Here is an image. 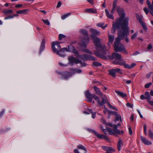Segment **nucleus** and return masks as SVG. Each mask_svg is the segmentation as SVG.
<instances>
[{
    "label": "nucleus",
    "mask_w": 153,
    "mask_h": 153,
    "mask_svg": "<svg viewBox=\"0 0 153 153\" xmlns=\"http://www.w3.org/2000/svg\"><path fill=\"white\" fill-rule=\"evenodd\" d=\"M66 36L62 34H60L59 35V39L61 40L63 38H65Z\"/></svg>",
    "instance_id": "nucleus-39"
},
{
    "label": "nucleus",
    "mask_w": 153,
    "mask_h": 153,
    "mask_svg": "<svg viewBox=\"0 0 153 153\" xmlns=\"http://www.w3.org/2000/svg\"><path fill=\"white\" fill-rule=\"evenodd\" d=\"M22 4H18L16 5L15 7L16 8L20 7L22 6Z\"/></svg>",
    "instance_id": "nucleus-58"
},
{
    "label": "nucleus",
    "mask_w": 153,
    "mask_h": 153,
    "mask_svg": "<svg viewBox=\"0 0 153 153\" xmlns=\"http://www.w3.org/2000/svg\"><path fill=\"white\" fill-rule=\"evenodd\" d=\"M123 146V143L121 140L119 139L117 143V148L118 150L120 151L122 146Z\"/></svg>",
    "instance_id": "nucleus-20"
},
{
    "label": "nucleus",
    "mask_w": 153,
    "mask_h": 153,
    "mask_svg": "<svg viewBox=\"0 0 153 153\" xmlns=\"http://www.w3.org/2000/svg\"><path fill=\"white\" fill-rule=\"evenodd\" d=\"M108 45L109 44H111L113 42V40L114 39V36H112L109 34V33L108 34Z\"/></svg>",
    "instance_id": "nucleus-25"
},
{
    "label": "nucleus",
    "mask_w": 153,
    "mask_h": 153,
    "mask_svg": "<svg viewBox=\"0 0 153 153\" xmlns=\"http://www.w3.org/2000/svg\"><path fill=\"white\" fill-rule=\"evenodd\" d=\"M80 32L85 36L81 40L79 45L81 47L85 48L90 41V38L88 36V33L86 30L84 29L80 30Z\"/></svg>",
    "instance_id": "nucleus-5"
},
{
    "label": "nucleus",
    "mask_w": 153,
    "mask_h": 153,
    "mask_svg": "<svg viewBox=\"0 0 153 153\" xmlns=\"http://www.w3.org/2000/svg\"><path fill=\"white\" fill-rule=\"evenodd\" d=\"M101 97L102 100V101L101 102H100L99 97H97L96 95H94L93 98H94L95 100L97 101L98 104L102 106L103 105L104 103H107V97L105 95H104V96H102V97Z\"/></svg>",
    "instance_id": "nucleus-8"
},
{
    "label": "nucleus",
    "mask_w": 153,
    "mask_h": 153,
    "mask_svg": "<svg viewBox=\"0 0 153 153\" xmlns=\"http://www.w3.org/2000/svg\"><path fill=\"white\" fill-rule=\"evenodd\" d=\"M115 10H116V8L115 7H113L111 11L110 12L111 14H113L114 13V12L115 11Z\"/></svg>",
    "instance_id": "nucleus-54"
},
{
    "label": "nucleus",
    "mask_w": 153,
    "mask_h": 153,
    "mask_svg": "<svg viewBox=\"0 0 153 153\" xmlns=\"http://www.w3.org/2000/svg\"><path fill=\"white\" fill-rule=\"evenodd\" d=\"M140 54V52L137 51H135L134 53L133 54V55L135 56L138 54Z\"/></svg>",
    "instance_id": "nucleus-57"
},
{
    "label": "nucleus",
    "mask_w": 153,
    "mask_h": 153,
    "mask_svg": "<svg viewBox=\"0 0 153 153\" xmlns=\"http://www.w3.org/2000/svg\"><path fill=\"white\" fill-rule=\"evenodd\" d=\"M71 14V13H68L65 14L61 16V19L62 20H64L67 18L68 16Z\"/></svg>",
    "instance_id": "nucleus-32"
},
{
    "label": "nucleus",
    "mask_w": 153,
    "mask_h": 153,
    "mask_svg": "<svg viewBox=\"0 0 153 153\" xmlns=\"http://www.w3.org/2000/svg\"><path fill=\"white\" fill-rule=\"evenodd\" d=\"M105 12L108 18L113 20L114 19V17L113 16L112 14H110L109 11L105 9Z\"/></svg>",
    "instance_id": "nucleus-23"
},
{
    "label": "nucleus",
    "mask_w": 153,
    "mask_h": 153,
    "mask_svg": "<svg viewBox=\"0 0 153 153\" xmlns=\"http://www.w3.org/2000/svg\"><path fill=\"white\" fill-rule=\"evenodd\" d=\"M82 51L85 52L89 53L90 54H92V52L89 50L88 49H85L82 50Z\"/></svg>",
    "instance_id": "nucleus-42"
},
{
    "label": "nucleus",
    "mask_w": 153,
    "mask_h": 153,
    "mask_svg": "<svg viewBox=\"0 0 153 153\" xmlns=\"http://www.w3.org/2000/svg\"><path fill=\"white\" fill-rule=\"evenodd\" d=\"M60 42H58L57 41L53 42L52 43L51 48L52 51L54 53H56L57 54L59 55V56L62 57H64L65 56V55L62 53H60L59 52V50H57V49L55 48V45H57V47L60 49L61 48V47L59 45Z\"/></svg>",
    "instance_id": "nucleus-7"
},
{
    "label": "nucleus",
    "mask_w": 153,
    "mask_h": 153,
    "mask_svg": "<svg viewBox=\"0 0 153 153\" xmlns=\"http://www.w3.org/2000/svg\"><path fill=\"white\" fill-rule=\"evenodd\" d=\"M88 112H86V111H84V113H86L87 114H90V113L92 114V117L94 119L95 118L96 115V112H94L93 113L92 112V111L90 109L88 110Z\"/></svg>",
    "instance_id": "nucleus-26"
},
{
    "label": "nucleus",
    "mask_w": 153,
    "mask_h": 153,
    "mask_svg": "<svg viewBox=\"0 0 153 153\" xmlns=\"http://www.w3.org/2000/svg\"><path fill=\"white\" fill-rule=\"evenodd\" d=\"M90 31L93 35H98L100 34V32L99 31L96 30L91 28L90 29Z\"/></svg>",
    "instance_id": "nucleus-21"
},
{
    "label": "nucleus",
    "mask_w": 153,
    "mask_h": 153,
    "mask_svg": "<svg viewBox=\"0 0 153 153\" xmlns=\"http://www.w3.org/2000/svg\"><path fill=\"white\" fill-rule=\"evenodd\" d=\"M145 97L146 99L147 100V101H148L149 100H150L151 99V97L149 95V93L148 91H146L145 93Z\"/></svg>",
    "instance_id": "nucleus-28"
},
{
    "label": "nucleus",
    "mask_w": 153,
    "mask_h": 153,
    "mask_svg": "<svg viewBox=\"0 0 153 153\" xmlns=\"http://www.w3.org/2000/svg\"><path fill=\"white\" fill-rule=\"evenodd\" d=\"M101 148L103 150L106 151V153H113L111 152L115 151V150L110 147L102 146H101Z\"/></svg>",
    "instance_id": "nucleus-13"
},
{
    "label": "nucleus",
    "mask_w": 153,
    "mask_h": 153,
    "mask_svg": "<svg viewBox=\"0 0 153 153\" xmlns=\"http://www.w3.org/2000/svg\"><path fill=\"white\" fill-rule=\"evenodd\" d=\"M87 130L88 131L92 132L98 138L100 139H104L106 140H108V138L107 136L103 134H100L94 130L91 129H88Z\"/></svg>",
    "instance_id": "nucleus-9"
},
{
    "label": "nucleus",
    "mask_w": 153,
    "mask_h": 153,
    "mask_svg": "<svg viewBox=\"0 0 153 153\" xmlns=\"http://www.w3.org/2000/svg\"><path fill=\"white\" fill-rule=\"evenodd\" d=\"M108 56L110 59H115L116 60L115 61H119L121 60V59L122 58L121 55L120 54L117 53H113L112 56L108 55ZM114 61L113 60L112 62Z\"/></svg>",
    "instance_id": "nucleus-10"
},
{
    "label": "nucleus",
    "mask_w": 153,
    "mask_h": 153,
    "mask_svg": "<svg viewBox=\"0 0 153 153\" xmlns=\"http://www.w3.org/2000/svg\"><path fill=\"white\" fill-rule=\"evenodd\" d=\"M148 8L149 10H153V1H152V4L148 6Z\"/></svg>",
    "instance_id": "nucleus-45"
},
{
    "label": "nucleus",
    "mask_w": 153,
    "mask_h": 153,
    "mask_svg": "<svg viewBox=\"0 0 153 153\" xmlns=\"http://www.w3.org/2000/svg\"><path fill=\"white\" fill-rule=\"evenodd\" d=\"M131 82V81L130 80H127L126 82V83L128 84H130Z\"/></svg>",
    "instance_id": "nucleus-62"
},
{
    "label": "nucleus",
    "mask_w": 153,
    "mask_h": 153,
    "mask_svg": "<svg viewBox=\"0 0 153 153\" xmlns=\"http://www.w3.org/2000/svg\"><path fill=\"white\" fill-rule=\"evenodd\" d=\"M138 32H137L131 36V39L132 40H133L134 39L137 37L138 34Z\"/></svg>",
    "instance_id": "nucleus-46"
},
{
    "label": "nucleus",
    "mask_w": 153,
    "mask_h": 153,
    "mask_svg": "<svg viewBox=\"0 0 153 153\" xmlns=\"http://www.w3.org/2000/svg\"><path fill=\"white\" fill-rule=\"evenodd\" d=\"M152 46L151 45H148V47H147V49L148 50H150L152 48Z\"/></svg>",
    "instance_id": "nucleus-59"
},
{
    "label": "nucleus",
    "mask_w": 153,
    "mask_h": 153,
    "mask_svg": "<svg viewBox=\"0 0 153 153\" xmlns=\"http://www.w3.org/2000/svg\"><path fill=\"white\" fill-rule=\"evenodd\" d=\"M115 92L117 93L118 94H119V95H120V96L123 97H124L126 96V94L123 93V92L117 91H115Z\"/></svg>",
    "instance_id": "nucleus-30"
},
{
    "label": "nucleus",
    "mask_w": 153,
    "mask_h": 153,
    "mask_svg": "<svg viewBox=\"0 0 153 153\" xmlns=\"http://www.w3.org/2000/svg\"><path fill=\"white\" fill-rule=\"evenodd\" d=\"M109 74L113 77H115L116 74L113 69L108 71Z\"/></svg>",
    "instance_id": "nucleus-31"
},
{
    "label": "nucleus",
    "mask_w": 153,
    "mask_h": 153,
    "mask_svg": "<svg viewBox=\"0 0 153 153\" xmlns=\"http://www.w3.org/2000/svg\"><path fill=\"white\" fill-rule=\"evenodd\" d=\"M106 125H108L111 127L113 126V125L111 124V123H106Z\"/></svg>",
    "instance_id": "nucleus-64"
},
{
    "label": "nucleus",
    "mask_w": 153,
    "mask_h": 153,
    "mask_svg": "<svg viewBox=\"0 0 153 153\" xmlns=\"http://www.w3.org/2000/svg\"><path fill=\"white\" fill-rule=\"evenodd\" d=\"M93 88L97 94L100 95L101 97H102V96H104V94H103V93L101 92L100 89L99 88H97L96 86H94Z\"/></svg>",
    "instance_id": "nucleus-17"
},
{
    "label": "nucleus",
    "mask_w": 153,
    "mask_h": 153,
    "mask_svg": "<svg viewBox=\"0 0 153 153\" xmlns=\"http://www.w3.org/2000/svg\"><path fill=\"white\" fill-rule=\"evenodd\" d=\"M68 48H61L60 49H59V53H60V52H64V51H66V52H68Z\"/></svg>",
    "instance_id": "nucleus-38"
},
{
    "label": "nucleus",
    "mask_w": 153,
    "mask_h": 153,
    "mask_svg": "<svg viewBox=\"0 0 153 153\" xmlns=\"http://www.w3.org/2000/svg\"><path fill=\"white\" fill-rule=\"evenodd\" d=\"M45 40L43 39L42 41L40 49V52H42L44 49L45 48Z\"/></svg>",
    "instance_id": "nucleus-22"
},
{
    "label": "nucleus",
    "mask_w": 153,
    "mask_h": 153,
    "mask_svg": "<svg viewBox=\"0 0 153 153\" xmlns=\"http://www.w3.org/2000/svg\"><path fill=\"white\" fill-rule=\"evenodd\" d=\"M146 4L148 5V6H149L150 4H151L150 1L149 0H147L146 1Z\"/></svg>",
    "instance_id": "nucleus-61"
},
{
    "label": "nucleus",
    "mask_w": 153,
    "mask_h": 153,
    "mask_svg": "<svg viewBox=\"0 0 153 153\" xmlns=\"http://www.w3.org/2000/svg\"><path fill=\"white\" fill-rule=\"evenodd\" d=\"M136 16L137 21L139 22V23L143 27L144 29L145 30L147 29V27L144 23V22L142 21L143 19V17L142 16H140L139 14L137 13H136Z\"/></svg>",
    "instance_id": "nucleus-11"
},
{
    "label": "nucleus",
    "mask_w": 153,
    "mask_h": 153,
    "mask_svg": "<svg viewBox=\"0 0 153 153\" xmlns=\"http://www.w3.org/2000/svg\"><path fill=\"white\" fill-rule=\"evenodd\" d=\"M93 65L94 66L96 67H100L102 65V64L101 63L97 62H93Z\"/></svg>",
    "instance_id": "nucleus-35"
},
{
    "label": "nucleus",
    "mask_w": 153,
    "mask_h": 153,
    "mask_svg": "<svg viewBox=\"0 0 153 153\" xmlns=\"http://www.w3.org/2000/svg\"><path fill=\"white\" fill-rule=\"evenodd\" d=\"M149 104L152 106H153V101H151L150 100H149L148 101Z\"/></svg>",
    "instance_id": "nucleus-60"
},
{
    "label": "nucleus",
    "mask_w": 153,
    "mask_h": 153,
    "mask_svg": "<svg viewBox=\"0 0 153 153\" xmlns=\"http://www.w3.org/2000/svg\"><path fill=\"white\" fill-rule=\"evenodd\" d=\"M59 64L61 66L67 67L68 66V64H63L61 62H59Z\"/></svg>",
    "instance_id": "nucleus-52"
},
{
    "label": "nucleus",
    "mask_w": 153,
    "mask_h": 153,
    "mask_svg": "<svg viewBox=\"0 0 153 153\" xmlns=\"http://www.w3.org/2000/svg\"><path fill=\"white\" fill-rule=\"evenodd\" d=\"M90 36L93 40V42L96 47L97 51L95 52L94 54L100 58L106 59V56H105L106 54L105 51V46L102 45L100 39L97 36L93 35H90Z\"/></svg>",
    "instance_id": "nucleus-2"
},
{
    "label": "nucleus",
    "mask_w": 153,
    "mask_h": 153,
    "mask_svg": "<svg viewBox=\"0 0 153 153\" xmlns=\"http://www.w3.org/2000/svg\"><path fill=\"white\" fill-rule=\"evenodd\" d=\"M148 135L150 138L153 140V133L150 130H149V131Z\"/></svg>",
    "instance_id": "nucleus-44"
},
{
    "label": "nucleus",
    "mask_w": 153,
    "mask_h": 153,
    "mask_svg": "<svg viewBox=\"0 0 153 153\" xmlns=\"http://www.w3.org/2000/svg\"><path fill=\"white\" fill-rule=\"evenodd\" d=\"M68 52H71L75 54H76V50L72 45H71L68 46Z\"/></svg>",
    "instance_id": "nucleus-15"
},
{
    "label": "nucleus",
    "mask_w": 153,
    "mask_h": 153,
    "mask_svg": "<svg viewBox=\"0 0 153 153\" xmlns=\"http://www.w3.org/2000/svg\"><path fill=\"white\" fill-rule=\"evenodd\" d=\"M140 98L142 100H144L146 99L144 95H142L140 97Z\"/></svg>",
    "instance_id": "nucleus-56"
},
{
    "label": "nucleus",
    "mask_w": 153,
    "mask_h": 153,
    "mask_svg": "<svg viewBox=\"0 0 153 153\" xmlns=\"http://www.w3.org/2000/svg\"><path fill=\"white\" fill-rule=\"evenodd\" d=\"M152 82H149L146 84L145 85V87L146 88H148L152 85Z\"/></svg>",
    "instance_id": "nucleus-48"
},
{
    "label": "nucleus",
    "mask_w": 153,
    "mask_h": 153,
    "mask_svg": "<svg viewBox=\"0 0 153 153\" xmlns=\"http://www.w3.org/2000/svg\"><path fill=\"white\" fill-rule=\"evenodd\" d=\"M107 131L108 132L109 134L111 135L115 134L114 129H112L110 128H108L107 129Z\"/></svg>",
    "instance_id": "nucleus-29"
},
{
    "label": "nucleus",
    "mask_w": 153,
    "mask_h": 153,
    "mask_svg": "<svg viewBox=\"0 0 153 153\" xmlns=\"http://www.w3.org/2000/svg\"><path fill=\"white\" fill-rule=\"evenodd\" d=\"M108 112L109 114H111L115 115H117V114H118L117 112L114 111H108Z\"/></svg>",
    "instance_id": "nucleus-47"
},
{
    "label": "nucleus",
    "mask_w": 153,
    "mask_h": 153,
    "mask_svg": "<svg viewBox=\"0 0 153 153\" xmlns=\"http://www.w3.org/2000/svg\"><path fill=\"white\" fill-rule=\"evenodd\" d=\"M127 35L126 32H124L123 33L121 32L119 33L118 36L114 42V50L116 52H122L125 54H127V52L124 46L120 43L121 39H124Z\"/></svg>",
    "instance_id": "nucleus-3"
},
{
    "label": "nucleus",
    "mask_w": 153,
    "mask_h": 153,
    "mask_svg": "<svg viewBox=\"0 0 153 153\" xmlns=\"http://www.w3.org/2000/svg\"><path fill=\"white\" fill-rule=\"evenodd\" d=\"M62 75V78L64 79H67L71 76L70 73L67 71L63 73Z\"/></svg>",
    "instance_id": "nucleus-18"
},
{
    "label": "nucleus",
    "mask_w": 153,
    "mask_h": 153,
    "mask_svg": "<svg viewBox=\"0 0 153 153\" xmlns=\"http://www.w3.org/2000/svg\"><path fill=\"white\" fill-rule=\"evenodd\" d=\"M77 147L78 148V149H82L83 150H84L85 152L87 151L86 148L82 145L80 144L79 145L77 146Z\"/></svg>",
    "instance_id": "nucleus-33"
},
{
    "label": "nucleus",
    "mask_w": 153,
    "mask_h": 153,
    "mask_svg": "<svg viewBox=\"0 0 153 153\" xmlns=\"http://www.w3.org/2000/svg\"><path fill=\"white\" fill-rule=\"evenodd\" d=\"M105 24L103 22H101L100 23H97V26L99 27H101L102 29H104L106 27L108 26L107 25H106L105 26H103V25H104Z\"/></svg>",
    "instance_id": "nucleus-27"
},
{
    "label": "nucleus",
    "mask_w": 153,
    "mask_h": 153,
    "mask_svg": "<svg viewBox=\"0 0 153 153\" xmlns=\"http://www.w3.org/2000/svg\"><path fill=\"white\" fill-rule=\"evenodd\" d=\"M115 73L116 74V73H120L121 74L122 72L120 70L119 68H116L114 69H113Z\"/></svg>",
    "instance_id": "nucleus-40"
},
{
    "label": "nucleus",
    "mask_w": 153,
    "mask_h": 153,
    "mask_svg": "<svg viewBox=\"0 0 153 153\" xmlns=\"http://www.w3.org/2000/svg\"><path fill=\"white\" fill-rule=\"evenodd\" d=\"M18 16L17 15L13 14V16H7V17L5 18L4 19L6 20V19H9L12 18L15 16Z\"/></svg>",
    "instance_id": "nucleus-41"
},
{
    "label": "nucleus",
    "mask_w": 153,
    "mask_h": 153,
    "mask_svg": "<svg viewBox=\"0 0 153 153\" xmlns=\"http://www.w3.org/2000/svg\"><path fill=\"white\" fill-rule=\"evenodd\" d=\"M3 13L5 14H7L13 13V11L11 10H5L3 11Z\"/></svg>",
    "instance_id": "nucleus-34"
},
{
    "label": "nucleus",
    "mask_w": 153,
    "mask_h": 153,
    "mask_svg": "<svg viewBox=\"0 0 153 153\" xmlns=\"http://www.w3.org/2000/svg\"><path fill=\"white\" fill-rule=\"evenodd\" d=\"M128 129L129 134L132 135V132L131 128L130 127H128Z\"/></svg>",
    "instance_id": "nucleus-51"
},
{
    "label": "nucleus",
    "mask_w": 153,
    "mask_h": 153,
    "mask_svg": "<svg viewBox=\"0 0 153 153\" xmlns=\"http://www.w3.org/2000/svg\"><path fill=\"white\" fill-rule=\"evenodd\" d=\"M29 10L27 9H23L22 10L18 11L16 12L18 14H27L29 12Z\"/></svg>",
    "instance_id": "nucleus-19"
},
{
    "label": "nucleus",
    "mask_w": 153,
    "mask_h": 153,
    "mask_svg": "<svg viewBox=\"0 0 153 153\" xmlns=\"http://www.w3.org/2000/svg\"><path fill=\"white\" fill-rule=\"evenodd\" d=\"M114 131H115V134H120L121 132L120 131L117 129H114Z\"/></svg>",
    "instance_id": "nucleus-49"
},
{
    "label": "nucleus",
    "mask_w": 153,
    "mask_h": 153,
    "mask_svg": "<svg viewBox=\"0 0 153 153\" xmlns=\"http://www.w3.org/2000/svg\"><path fill=\"white\" fill-rule=\"evenodd\" d=\"M61 4L62 3L60 1H59L57 3V4L56 6V7L58 8L60 7L61 5Z\"/></svg>",
    "instance_id": "nucleus-53"
},
{
    "label": "nucleus",
    "mask_w": 153,
    "mask_h": 153,
    "mask_svg": "<svg viewBox=\"0 0 153 153\" xmlns=\"http://www.w3.org/2000/svg\"><path fill=\"white\" fill-rule=\"evenodd\" d=\"M117 0H115L114 1L113 3V7H116V5H117Z\"/></svg>",
    "instance_id": "nucleus-50"
},
{
    "label": "nucleus",
    "mask_w": 153,
    "mask_h": 153,
    "mask_svg": "<svg viewBox=\"0 0 153 153\" xmlns=\"http://www.w3.org/2000/svg\"><path fill=\"white\" fill-rule=\"evenodd\" d=\"M87 1L91 4L93 3L94 2L93 0H87Z\"/></svg>",
    "instance_id": "nucleus-63"
},
{
    "label": "nucleus",
    "mask_w": 153,
    "mask_h": 153,
    "mask_svg": "<svg viewBox=\"0 0 153 153\" xmlns=\"http://www.w3.org/2000/svg\"><path fill=\"white\" fill-rule=\"evenodd\" d=\"M143 10L146 14H148V13H149V11H148V10L147 8L146 7V8H144L143 9Z\"/></svg>",
    "instance_id": "nucleus-55"
},
{
    "label": "nucleus",
    "mask_w": 153,
    "mask_h": 153,
    "mask_svg": "<svg viewBox=\"0 0 153 153\" xmlns=\"http://www.w3.org/2000/svg\"><path fill=\"white\" fill-rule=\"evenodd\" d=\"M117 11L120 17L116 19L115 22H113L112 28L111 30V33H114L117 28L119 29L121 28V30H120L118 32V33L120 32H121L122 33L124 32H126V35H127L129 30L128 27L129 18L128 17H125V14L122 9L118 7L117 8Z\"/></svg>",
    "instance_id": "nucleus-1"
},
{
    "label": "nucleus",
    "mask_w": 153,
    "mask_h": 153,
    "mask_svg": "<svg viewBox=\"0 0 153 153\" xmlns=\"http://www.w3.org/2000/svg\"><path fill=\"white\" fill-rule=\"evenodd\" d=\"M115 121H118L119 120H120V121L121 122L122 121L121 116L120 115H118V114H117V115H115Z\"/></svg>",
    "instance_id": "nucleus-37"
},
{
    "label": "nucleus",
    "mask_w": 153,
    "mask_h": 153,
    "mask_svg": "<svg viewBox=\"0 0 153 153\" xmlns=\"http://www.w3.org/2000/svg\"><path fill=\"white\" fill-rule=\"evenodd\" d=\"M77 58L82 59L84 61L87 60L95 61L97 60L95 57L91 55L86 54L80 55L77 52V64L79 63H80L81 66L82 67L86 66L87 65L86 64L85 62H82L81 61L78 59Z\"/></svg>",
    "instance_id": "nucleus-4"
},
{
    "label": "nucleus",
    "mask_w": 153,
    "mask_h": 153,
    "mask_svg": "<svg viewBox=\"0 0 153 153\" xmlns=\"http://www.w3.org/2000/svg\"><path fill=\"white\" fill-rule=\"evenodd\" d=\"M85 95L89 102H92L94 95L91 94L89 91H87L85 92Z\"/></svg>",
    "instance_id": "nucleus-14"
},
{
    "label": "nucleus",
    "mask_w": 153,
    "mask_h": 153,
    "mask_svg": "<svg viewBox=\"0 0 153 153\" xmlns=\"http://www.w3.org/2000/svg\"><path fill=\"white\" fill-rule=\"evenodd\" d=\"M85 12L88 13H96L97 10L92 8L87 9L85 10Z\"/></svg>",
    "instance_id": "nucleus-24"
},
{
    "label": "nucleus",
    "mask_w": 153,
    "mask_h": 153,
    "mask_svg": "<svg viewBox=\"0 0 153 153\" xmlns=\"http://www.w3.org/2000/svg\"><path fill=\"white\" fill-rule=\"evenodd\" d=\"M107 103L109 107L111 109H113V110H114L116 111H117L118 110H117V109L115 107H114V106H112L110 104V103H109V102H108V101H107V103Z\"/></svg>",
    "instance_id": "nucleus-36"
},
{
    "label": "nucleus",
    "mask_w": 153,
    "mask_h": 153,
    "mask_svg": "<svg viewBox=\"0 0 153 153\" xmlns=\"http://www.w3.org/2000/svg\"><path fill=\"white\" fill-rule=\"evenodd\" d=\"M68 59L69 61L68 64L71 66H72L74 64L76 63V58L72 56H69Z\"/></svg>",
    "instance_id": "nucleus-12"
},
{
    "label": "nucleus",
    "mask_w": 153,
    "mask_h": 153,
    "mask_svg": "<svg viewBox=\"0 0 153 153\" xmlns=\"http://www.w3.org/2000/svg\"><path fill=\"white\" fill-rule=\"evenodd\" d=\"M112 63L114 65H123L125 68L130 69L133 68L135 65V63H132L131 65L126 64V61L123 59H121L119 61H114Z\"/></svg>",
    "instance_id": "nucleus-6"
},
{
    "label": "nucleus",
    "mask_w": 153,
    "mask_h": 153,
    "mask_svg": "<svg viewBox=\"0 0 153 153\" xmlns=\"http://www.w3.org/2000/svg\"><path fill=\"white\" fill-rule=\"evenodd\" d=\"M141 139L142 141L146 145H150L152 144V143L150 141L147 139L146 137L142 136H141Z\"/></svg>",
    "instance_id": "nucleus-16"
},
{
    "label": "nucleus",
    "mask_w": 153,
    "mask_h": 153,
    "mask_svg": "<svg viewBox=\"0 0 153 153\" xmlns=\"http://www.w3.org/2000/svg\"><path fill=\"white\" fill-rule=\"evenodd\" d=\"M42 21L44 22V23L45 24V25H50V23L49 22L48 20H44V19H42Z\"/></svg>",
    "instance_id": "nucleus-43"
}]
</instances>
